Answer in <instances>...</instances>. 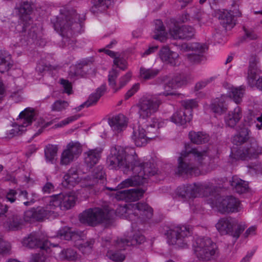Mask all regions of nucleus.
I'll list each match as a JSON object with an SVG mask.
<instances>
[{
	"mask_svg": "<svg viewBox=\"0 0 262 262\" xmlns=\"http://www.w3.org/2000/svg\"><path fill=\"white\" fill-rule=\"evenodd\" d=\"M106 162L110 169L121 168L127 174L132 170L134 174L123 181L115 189L108 188L114 190V195L116 192L121 191L122 189L143 184L148 177L157 173L156 168L150 162L144 163L137 161L133 148H124L120 146L112 147Z\"/></svg>",
	"mask_w": 262,
	"mask_h": 262,
	"instance_id": "1",
	"label": "nucleus"
},
{
	"mask_svg": "<svg viewBox=\"0 0 262 262\" xmlns=\"http://www.w3.org/2000/svg\"><path fill=\"white\" fill-rule=\"evenodd\" d=\"M54 23L55 30L63 37V42L69 48H73L75 40L73 36L79 33L82 28L79 15L74 10H61V16Z\"/></svg>",
	"mask_w": 262,
	"mask_h": 262,
	"instance_id": "2",
	"label": "nucleus"
},
{
	"mask_svg": "<svg viewBox=\"0 0 262 262\" xmlns=\"http://www.w3.org/2000/svg\"><path fill=\"white\" fill-rule=\"evenodd\" d=\"M76 197L73 193H61L50 197L48 206L45 210L42 207L32 209L25 213L24 219L26 222L40 221L48 217L52 210L60 207L61 209H69L74 206Z\"/></svg>",
	"mask_w": 262,
	"mask_h": 262,
	"instance_id": "3",
	"label": "nucleus"
},
{
	"mask_svg": "<svg viewBox=\"0 0 262 262\" xmlns=\"http://www.w3.org/2000/svg\"><path fill=\"white\" fill-rule=\"evenodd\" d=\"M145 241V237L141 232L136 231L134 229L128 233L126 237L115 239L107 252V256L113 261L122 262L125 259V254L122 250H125L127 246L141 244Z\"/></svg>",
	"mask_w": 262,
	"mask_h": 262,
	"instance_id": "4",
	"label": "nucleus"
},
{
	"mask_svg": "<svg viewBox=\"0 0 262 262\" xmlns=\"http://www.w3.org/2000/svg\"><path fill=\"white\" fill-rule=\"evenodd\" d=\"M116 214L128 219L132 222L133 228H135L136 224L142 223L151 217L152 209L145 203L129 204L120 206Z\"/></svg>",
	"mask_w": 262,
	"mask_h": 262,
	"instance_id": "5",
	"label": "nucleus"
},
{
	"mask_svg": "<svg viewBox=\"0 0 262 262\" xmlns=\"http://www.w3.org/2000/svg\"><path fill=\"white\" fill-rule=\"evenodd\" d=\"M20 17V21L17 25L13 24L10 28L11 31L16 32V38L13 40L14 46H19L24 45L22 42L21 37L19 33L27 31L28 27L31 24L32 21L30 15L32 11L31 5L28 2L17 5L16 8Z\"/></svg>",
	"mask_w": 262,
	"mask_h": 262,
	"instance_id": "6",
	"label": "nucleus"
},
{
	"mask_svg": "<svg viewBox=\"0 0 262 262\" xmlns=\"http://www.w3.org/2000/svg\"><path fill=\"white\" fill-rule=\"evenodd\" d=\"M208 150H199L197 148L191 149L190 151H183L178 158V166L176 172L178 174H187L198 176L201 173V171L198 167L188 164L186 161L192 155L198 161H201L208 157Z\"/></svg>",
	"mask_w": 262,
	"mask_h": 262,
	"instance_id": "7",
	"label": "nucleus"
},
{
	"mask_svg": "<svg viewBox=\"0 0 262 262\" xmlns=\"http://www.w3.org/2000/svg\"><path fill=\"white\" fill-rule=\"evenodd\" d=\"M114 214V210L95 208L84 211L80 214L79 220L81 223L91 226H95L100 223L108 225L111 223Z\"/></svg>",
	"mask_w": 262,
	"mask_h": 262,
	"instance_id": "8",
	"label": "nucleus"
},
{
	"mask_svg": "<svg viewBox=\"0 0 262 262\" xmlns=\"http://www.w3.org/2000/svg\"><path fill=\"white\" fill-rule=\"evenodd\" d=\"M180 194L182 196L195 198L202 196L206 199V201L211 206L213 204L212 184L211 182L194 183L184 187Z\"/></svg>",
	"mask_w": 262,
	"mask_h": 262,
	"instance_id": "9",
	"label": "nucleus"
},
{
	"mask_svg": "<svg viewBox=\"0 0 262 262\" xmlns=\"http://www.w3.org/2000/svg\"><path fill=\"white\" fill-rule=\"evenodd\" d=\"M165 124V121L161 119L154 118L151 120V123L148 126V133L145 134L143 128L139 127L137 129H135L133 132L132 139L137 146H144L148 140L155 138L156 136L150 134V132L157 134L158 128L163 127Z\"/></svg>",
	"mask_w": 262,
	"mask_h": 262,
	"instance_id": "10",
	"label": "nucleus"
},
{
	"mask_svg": "<svg viewBox=\"0 0 262 262\" xmlns=\"http://www.w3.org/2000/svg\"><path fill=\"white\" fill-rule=\"evenodd\" d=\"M89 176L84 175L76 168H71L64 175L62 185L64 187L70 188L76 185L82 187H89L94 184V181L88 180Z\"/></svg>",
	"mask_w": 262,
	"mask_h": 262,
	"instance_id": "11",
	"label": "nucleus"
},
{
	"mask_svg": "<svg viewBox=\"0 0 262 262\" xmlns=\"http://www.w3.org/2000/svg\"><path fill=\"white\" fill-rule=\"evenodd\" d=\"M57 238L66 240L71 239L75 242V246L83 253H89L93 247L94 241L90 239L84 242L82 238L81 233L73 232L70 228L65 227L61 229L57 236Z\"/></svg>",
	"mask_w": 262,
	"mask_h": 262,
	"instance_id": "12",
	"label": "nucleus"
},
{
	"mask_svg": "<svg viewBox=\"0 0 262 262\" xmlns=\"http://www.w3.org/2000/svg\"><path fill=\"white\" fill-rule=\"evenodd\" d=\"M34 116V110L31 108H27L21 112L17 122L13 124L12 128L7 131L8 137L12 138L25 132L26 128L32 122Z\"/></svg>",
	"mask_w": 262,
	"mask_h": 262,
	"instance_id": "13",
	"label": "nucleus"
},
{
	"mask_svg": "<svg viewBox=\"0 0 262 262\" xmlns=\"http://www.w3.org/2000/svg\"><path fill=\"white\" fill-rule=\"evenodd\" d=\"M214 205L222 213L238 212L242 209L240 201L233 196H216Z\"/></svg>",
	"mask_w": 262,
	"mask_h": 262,
	"instance_id": "14",
	"label": "nucleus"
},
{
	"mask_svg": "<svg viewBox=\"0 0 262 262\" xmlns=\"http://www.w3.org/2000/svg\"><path fill=\"white\" fill-rule=\"evenodd\" d=\"M195 256L202 260H209L213 255V242L209 237H200L193 244Z\"/></svg>",
	"mask_w": 262,
	"mask_h": 262,
	"instance_id": "15",
	"label": "nucleus"
},
{
	"mask_svg": "<svg viewBox=\"0 0 262 262\" xmlns=\"http://www.w3.org/2000/svg\"><path fill=\"white\" fill-rule=\"evenodd\" d=\"M161 103V100L156 96L143 97L139 104L140 117L146 118L153 115L158 111Z\"/></svg>",
	"mask_w": 262,
	"mask_h": 262,
	"instance_id": "16",
	"label": "nucleus"
},
{
	"mask_svg": "<svg viewBox=\"0 0 262 262\" xmlns=\"http://www.w3.org/2000/svg\"><path fill=\"white\" fill-rule=\"evenodd\" d=\"M207 49L206 45L199 42L185 43L181 47V50L183 52H192L191 54L187 55V58L189 61L193 62H199L203 60V54Z\"/></svg>",
	"mask_w": 262,
	"mask_h": 262,
	"instance_id": "17",
	"label": "nucleus"
},
{
	"mask_svg": "<svg viewBox=\"0 0 262 262\" xmlns=\"http://www.w3.org/2000/svg\"><path fill=\"white\" fill-rule=\"evenodd\" d=\"M82 152L81 146L77 142L69 143L63 150L60 159L61 165H68L76 160Z\"/></svg>",
	"mask_w": 262,
	"mask_h": 262,
	"instance_id": "18",
	"label": "nucleus"
},
{
	"mask_svg": "<svg viewBox=\"0 0 262 262\" xmlns=\"http://www.w3.org/2000/svg\"><path fill=\"white\" fill-rule=\"evenodd\" d=\"M190 233L189 229L183 226L169 230L166 234L169 244L178 245L180 247L184 248L187 245L184 238L188 236Z\"/></svg>",
	"mask_w": 262,
	"mask_h": 262,
	"instance_id": "19",
	"label": "nucleus"
},
{
	"mask_svg": "<svg viewBox=\"0 0 262 262\" xmlns=\"http://www.w3.org/2000/svg\"><path fill=\"white\" fill-rule=\"evenodd\" d=\"M21 243L23 245L29 248H39L42 250H47L52 246L55 245L51 244V241H49L43 235L32 233L28 237L24 238Z\"/></svg>",
	"mask_w": 262,
	"mask_h": 262,
	"instance_id": "20",
	"label": "nucleus"
},
{
	"mask_svg": "<svg viewBox=\"0 0 262 262\" xmlns=\"http://www.w3.org/2000/svg\"><path fill=\"white\" fill-rule=\"evenodd\" d=\"M261 151L262 148L258 145L256 141L253 140L238 151L237 156L242 160L248 161L257 158Z\"/></svg>",
	"mask_w": 262,
	"mask_h": 262,
	"instance_id": "21",
	"label": "nucleus"
},
{
	"mask_svg": "<svg viewBox=\"0 0 262 262\" xmlns=\"http://www.w3.org/2000/svg\"><path fill=\"white\" fill-rule=\"evenodd\" d=\"M190 80V78L188 76L185 75L177 76L165 86V91L163 94L166 96L174 95L176 93L173 91L174 90L186 85Z\"/></svg>",
	"mask_w": 262,
	"mask_h": 262,
	"instance_id": "22",
	"label": "nucleus"
},
{
	"mask_svg": "<svg viewBox=\"0 0 262 262\" xmlns=\"http://www.w3.org/2000/svg\"><path fill=\"white\" fill-rule=\"evenodd\" d=\"M144 191L141 189H130L129 190L118 191L114 193L115 198L118 200L126 201H135L141 198Z\"/></svg>",
	"mask_w": 262,
	"mask_h": 262,
	"instance_id": "23",
	"label": "nucleus"
},
{
	"mask_svg": "<svg viewBox=\"0 0 262 262\" xmlns=\"http://www.w3.org/2000/svg\"><path fill=\"white\" fill-rule=\"evenodd\" d=\"M194 34V30L190 26H183L181 27L174 25L170 29L169 35L174 39H186L192 37Z\"/></svg>",
	"mask_w": 262,
	"mask_h": 262,
	"instance_id": "24",
	"label": "nucleus"
},
{
	"mask_svg": "<svg viewBox=\"0 0 262 262\" xmlns=\"http://www.w3.org/2000/svg\"><path fill=\"white\" fill-rule=\"evenodd\" d=\"M117 77V72L112 70L110 72L108 75L109 85L115 92H116L123 88L130 80L132 74L126 73L124 76L121 77L118 84L116 82V79Z\"/></svg>",
	"mask_w": 262,
	"mask_h": 262,
	"instance_id": "25",
	"label": "nucleus"
},
{
	"mask_svg": "<svg viewBox=\"0 0 262 262\" xmlns=\"http://www.w3.org/2000/svg\"><path fill=\"white\" fill-rule=\"evenodd\" d=\"M215 16L218 18L220 24L226 30H230L235 25L234 16L227 10H217L215 12Z\"/></svg>",
	"mask_w": 262,
	"mask_h": 262,
	"instance_id": "26",
	"label": "nucleus"
},
{
	"mask_svg": "<svg viewBox=\"0 0 262 262\" xmlns=\"http://www.w3.org/2000/svg\"><path fill=\"white\" fill-rule=\"evenodd\" d=\"M192 113L190 110L185 111L181 108L177 111L170 117V121L178 126H183L190 121Z\"/></svg>",
	"mask_w": 262,
	"mask_h": 262,
	"instance_id": "27",
	"label": "nucleus"
},
{
	"mask_svg": "<svg viewBox=\"0 0 262 262\" xmlns=\"http://www.w3.org/2000/svg\"><path fill=\"white\" fill-rule=\"evenodd\" d=\"M108 123L113 132L118 134L125 129L127 120L123 115L119 114L110 119Z\"/></svg>",
	"mask_w": 262,
	"mask_h": 262,
	"instance_id": "28",
	"label": "nucleus"
},
{
	"mask_svg": "<svg viewBox=\"0 0 262 262\" xmlns=\"http://www.w3.org/2000/svg\"><path fill=\"white\" fill-rule=\"evenodd\" d=\"M159 56L163 62L171 66H175L179 63L178 54L170 51L167 47H163L160 50Z\"/></svg>",
	"mask_w": 262,
	"mask_h": 262,
	"instance_id": "29",
	"label": "nucleus"
},
{
	"mask_svg": "<svg viewBox=\"0 0 262 262\" xmlns=\"http://www.w3.org/2000/svg\"><path fill=\"white\" fill-rule=\"evenodd\" d=\"M236 225V221L229 218L221 219L216 224L215 227L217 231L222 235L230 234L233 226Z\"/></svg>",
	"mask_w": 262,
	"mask_h": 262,
	"instance_id": "30",
	"label": "nucleus"
},
{
	"mask_svg": "<svg viewBox=\"0 0 262 262\" xmlns=\"http://www.w3.org/2000/svg\"><path fill=\"white\" fill-rule=\"evenodd\" d=\"M242 117L241 108L236 106L233 110L230 111L226 115L225 121L226 125L230 127H234Z\"/></svg>",
	"mask_w": 262,
	"mask_h": 262,
	"instance_id": "31",
	"label": "nucleus"
},
{
	"mask_svg": "<svg viewBox=\"0 0 262 262\" xmlns=\"http://www.w3.org/2000/svg\"><path fill=\"white\" fill-rule=\"evenodd\" d=\"M232 189L238 193H245L248 189V183L236 176H233L229 181Z\"/></svg>",
	"mask_w": 262,
	"mask_h": 262,
	"instance_id": "32",
	"label": "nucleus"
},
{
	"mask_svg": "<svg viewBox=\"0 0 262 262\" xmlns=\"http://www.w3.org/2000/svg\"><path fill=\"white\" fill-rule=\"evenodd\" d=\"M99 52H104L105 54L112 57H114V63L118 68L124 70L127 67V62L120 54L115 53L114 52L105 48L101 49Z\"/></svg>",
	"mask_w": 262,
	"mask_h": 262,
	"instance_id": "33",
	"label": "nucleus"
},
{
	"mask_svg": "<svg viewBox=\"0 0 262 262\" xmlns=\"http://www.w3.org/2000/svg\"><path fill=\"white\" fill-rule=\"evenodd\" d=\"M155 25V30L151 34L152 37L161 41H165L168 38V34L165 31L163 23L160 20H156Z\"/></svg>",
	"mask_w": 262,
	"mask_h": 262,
	"instance_id": "34",
	"label": "nucleus"
},
{
	"mask_svg": "<svg viewBox=\"0 0 262 262\" xmlns=\"http://www.w3.org/2000/svg\"><path fill=\"white\" fill-rule=\"evenodd\" d=\"M102 150L100 149L96 148L90 149L85 152V161L86 163L90 166L97 164L101 157Z\"/></svg>",
	"mask_w": 262,
	"mask_h": 262,
	"instance_id": "35",
	"label": "nucleus"
},
{
	"mask_svg": "<svg viewBox=\"0 0 262 262\" xmlns=\"http://www.w3.org/2000/svg\"><path fill=\"white\" fill-rule=\"evenodd\" d=\"M106 88L105 86H102L100 88H98L96 92L92 94L89 98V99L86 102H85L84 104L81 105L78 107V110L80 111L82 108L84 107L85 106L86 107H89L96 103L98 100L99 99L100 97L103 94V92L105 91Z\"/></svg>",
	"mask_w": 262,
	"mask_h": 262,
	"instance_id": "36",
	"label": "nucleus"
},
{
	"mask_svg": "<svg viewBox=\"0 0 262 262\" xmlns=\"http://www.w3.org/2000/svg\"><path fill=\"white\" fill-rule=\"evenodd\" d=\"M189 137L192 142L196 144L205 143L209 140V137L207 134L200 132H190Z\"/></svg>",
	"mask_w": 262,
	"mask_h": 262,
	"instance_id": "37",
	"label": "nucleus"
},
{
	"mask_svg": "<svg viewBox=\"0 0 262 262\" xmlns=\"http://www.w3.org/2000/svg\"><path fill=\"white\" fill-rule=\"evenodd\" d=\"M227 110L226 97L222 96L215 99L214 102V113L220 115L225 113Z\"/></svg>",
	"mask_w": 262,
	"mask_h": 262,
	"instance_id": "38",
	"label": "nucleus"
},
{
	"mask_svg": "<svg viewBox=\"0 0 262 262\" xmlns=\"http://www.w3.org/2000/svg\"><path fill=\"white\" fill-rule=\"evenodd\" d=\"M58 146L55 145L50 144L45 149V154L46 161L54 163L57 160Z\"/></svg>",
	"mask_w": 262,
	"mask_h": 262,
	"instance_id": "39",
	"label": "nucleus"
},
{
	"mask_svg": "<svg viewBox=\"0 0 262 262\" xmlns=\"http://www.w3.org/2000/svg\"><path fill=\"white\" fill-rule=\"evenodd\" d=\"M245 91V88L241 86L236 88H232L229 92V96L236 103H239L242 100Z\"/></svg>",
	"mask_w": 262,
	"mask_h": 262,
	"instance_id": "40",
	"label": "nucleus"
},
{
	"mask_svg": "<svg viewBox=\"0 0 262 262\" xmlns=\"http://www.w3.org/2000/svg\"><path fill=\"white\" fill-rule=\"evenodd\" d=\"M56 258L63 260L67 259L71 260H74L79 258V255L73 249H69L67 250H61L59 253L55 254Z\"/></svg>",
	"mask_w": 262,
	"mask_h": 262,
	"instance_id": "41",
	"label": "nucleus"
},
{
	"mask_svg": "<svg viewBox=\"0 0 262 262\" xmlns=\"http://www.w3.org/2000/svg\"><path fill=\"white\" fill-rule=\"evenodd\" d=\"M10 57L5 51L0 52V72L8 70L11 67Z\"/></svg>",
	"mask_w": 262,
	"mask_h": 262,
	"instance_id": "42",
	"label": "nucleus"
},
{
	"mask_svg": "<svg viewBox=\"0 0 262 262\" xmlns=\"http://www.w3.org/2000/svg\"><path fill=\"white\" fill-rule=\"evenodd\" d=\"M249 132L247 129H242L239 133L235 135L232 139L234 144L238 145L245 142L249 138Z\"/></svg>",
	"mask_w": 262,
	"mask_h": 262,
	"instance_id": "43",
	"label": "nucleus"
},
{
	"mask_svg": "<svg viewBox=\"0 0 262 262\" xmlns=\"http://www.w3.org/2000/svg\"><path fill=\"white\" fill-rule=\"evenodd\" d=\"M112 0H93L92 11L96 12L97 11H103L111 4Z\"/></svg>",
	"mask_w": 262,
	"mask_h": 262,
	"instance_id": "44",
	"label": "nucleus"
},
{
	"mask_svg": "<svg viewBox=\"0 0 262 262\" xmlns=\"http://www.w3.org/2000/svg\"><path fill=\"white\" fill-rule=\"evenodd\" d=\"M23 226L22 221L17 217H14L9 222L4 224V227L10 230H17Z\"/></svg>",
	"mask_w": 262,
	"mask_h": 262,
	"instance_id": "45",
	"label": "nucleus"
},
{
	"mask_svg": "<svg viewBox=\"0 0 262 262\" xmlns=\"http://www.w3.org/2000/svg\"><path fill=\"white\" fill-rule=\"evenodd\" d=\"M105 173L103 170V167L101 166H99L95 168L93 171V178H88V180H91L94 181V185L99 179L100 181H103V179L104 178ZM104 183V181H102Z\"/></svg>",
	"mask_w": 262,
	"mask_h": 262,
	"instance_id": "46",
	"label": "nucleus"
},
{
	"mask_svg": "<svg viewBox=\"0 0 262 262\" xmlns=\"http://www.w3.org/2000/svg\"><path fill=\"white\" fill-rule=\"evenodd\" d=\"M159 73V71L156 69H146L141 68L140 75L141 78L145 80L150 79L155 77Z\"/></svg>",
	"mask_w": 262,
	"mask_h": 262,
	"instance_id": "47",
	"label": "nucleus"
},
{
	"mask_svg": "<svg viewBox=\"0 0 262 262\" xmlns=\"http://www.w3.org/2000/svg\"><path fill=\"white\" fill-rule=\"evenodd\" d=\"M235 227V230H233V228L232 229V231L230 232V234L233 237L237 238L240 236L241 234L244 231L246 228V225L244 223H238L236 221V225L233 226Z\"/></svg>",
	"mask_w": 262,
	"mask_h": 262,
	"instance_id": "48",
	"label": "nucleus"
},
{
	"mask_svg": "<svg viewBox=\"0 0 262 262\" xmlns=\"http://www.w3.org/2000/svg\"><path fill=\"white\" fill-rule=\"evenodd\" d=\"M182 108H183L185 111L190 110L192 112L191 110L198 106V103L195 100L190 99L183 101L182 103Z\"/></svg>",
	"mask_w": 262,
	"mask_h": 262,
	"instance_id": "49",
	"label": "nucleus"
},
{
	"mask_svg": "<svg viewBox=\"0 0 262 262\" xmlns=\"http://www.w3.org/2000/svg\"><path fill=\"white\" fill-rule=\"evenodd\" d=\"M80 117L79 115H75L70 117H68L64 120L61 121L59 123L55 125L56 127H62L69 123L77 120Z\"/></svg>",
	"mask_w": 262,
	"mask_h": 262,
	"instance_id": "50",
	"label": "nucleus"
},
{
	"mask_svg": "<svg viewBox=\"0 0 262 262\" xmlns=\"http://www.w3.org/2000/svg\"><path fill=\"white\" fill-rule=\"evenodd\" d=\"M69 105V104L66 101H57L52 106V110L55 111H61L66 108Z\"/></svg>",
	"mask_w": 262,
	"mask_h": 262,
	"instance_id": "51",
	"label": "nucleus"
},
{
	"mask_svg": "<svg viewBox=\"0 0 262 262\" xmlns=\"http://www.w3.org/2000/svg\"><path fill=\"white\" fill-rule=\"evenodd\" d=\"M46 257L43 254H32L29 259V262H45Z\"/></svg>",
	"mask_w": 262,
	"mask_h": 262,
	"instance_id": "52",
	"label": "nucleus"
},
{
	"mask_svg": "<svg viewBox=\"0 0 262 262\" xmlns=\"http://www.w3.org/2000/svg\"><path fill=\"white\" fill-rule=\"evenodd\" d=\"M11 249L10 244L3 239L2 236L0 235V253L8 252Z\"/></svg>",
	"mask_w": 262,
	"mask_h": 262,
	"instance_id": "53",
	"label": "nucleus"
},
{
	"mask_svg": "<svg viewBox=\"0 0 262 262\" xmlns=\"http://www.w3.org/2000/svg\"><path fill=\"white\" fill-rule=\"evenodd\" d=\"M139 84L136 83L126 92L124 96L126 100L128 99L132 96H133L139 89Z\"/></svg>",
	"mask_w": 262,
	"mask_h": 262,
	"instance_id": "54",
	"label": "nucleus"
},
{
	"mask_svg": "<svg viewBox=\"0 0 262 262\" xmlns=\"http://www.w3.org/2000/svg\"><path fill=\"white\" fill-rule=\"evenodd\" d=\"M17 192L14 189H9L6 194V199L7 201L13 203L16 199Z\"/></svg>",
	"mask_w": 262,
	"mask_h": 262,
	"instance_id": "55",
	"label": "nucleus"
},
{
	"mask_svg": "<svg viewBox=\"0 0 262 262\" xmlns=\"http://www.w3.org/2000/svg\"><path fill=\"white\" fill-rule=\"evenodd\" d=\"M60 84L64 89V92L68 94H70L72 92V88L71 83L66 79H61Z\"/></svg>",
	"mask_w": 262,
	"mask_h": 262,
	"instance_id": "56",
	"label": "nucleus"
},
{
	"mask_svg": "<svg viewBox=\"0 0 262 262\" xmlns=\"http://www.w3.org/2000/svg\"><path fill=\"white\" fill-rule=\"evenodd\" d=\"M259 74V70L257 68H249L248 72V78L249 80L252 81L256 78L257 75Z\"/></svg>",
	"mask_w": 262,
	"mask_h": 262,
	"instance_id": "57",
	"label": "nucleus"
},
{
	"mask_svg": "<svg viewBox=\"0 0 262 262\" xmlns=\"http://www.w3.org/2000/svg\"><path fill=\"white\" fill-rule=\"evenodd\" d=\"M37 123L38 127H40L38 129L39 133L42 132L43 128L49 126L51 124L50 122L46 121L45 120L42 118H40L37 121Z\"/></svg>",
	"mask_w": 262,
	"mask_h": 262,
	"instance_id": "58",
	"label": "nucleus"
},
{
	"mask_svg": "<svg viewBox=\"0 0 262 262\" xmlns=\"http://www.w3.org/2000/svg\"><path fill=\"white\" fill-rule=\"evenodd\" d=\"M258 62V58L256 55H251L249 59V68H257V64Z\"/></svg>",
	"mask_w": 262,
	"mask_h": 262,
	"instance_id": "59",
	"label": "nucleus"
},
{
	"mask_svg": "<svg viewBox=\"0 0 262 262\" xmlns=\"http://www.w3.org/2000/svg\"><path fill=\"white\" fill-rule=\"evenodd\" d=\"M54 187L51 183H47L42 188V191L45 193H50L54 190Z\"/></svg>",
	"mask_w": 262,
	"mask_h": 262,
	"instance_id": "60",
	"label": "nucleus"
},
{
	"mask_svg": "<svg viewBox=\"0 0 262 262\" xmlns=\"http://www.w3.org/2000/svg\"><path fill=\"white\" fill-rule=\"evenodd\" d=\"M249 168L253 169L257 172H262V164L257 163L254 164H251L248 166Z\"/></svg>",
	"mask_w": 262,
	"mask_h": 262,
	"instance_id": "61",
	"label": "nucleus"
},
{
	"mask_svg": "<svg viewBox=\"0 0 262 262\" xmlns=\"http://www.w3.org/2000/svg\"><path fill=\"white\" fill-rule=\"evenodd\" d=\"M246 36L250 39H255L257 38V35L253 31L245 29Z\"/></svg>",
	"mask_w": 262,
	"mask_h": 262,
	"instance_id": "62",
	"label": "nucleus"
},
{
	"mask_svg": "<svg viewBox=\"0 0 262 262\" xmlns=\"http://www.w3.org/2000/svg\"><path fill=\"white\" fill-rule=\"evenodd\" d=\"M158 49V46H152L150 47L147 50H146L142 54V57H145L147 55L150 54L152 53L155 52Z\"/></svg>",
	"mask_w": 262,
	"mask_h": 262,
	"instance_id": "63",
	"label": "nucleus"
},
{
	"mask_svg": "<svg viewBox=\"0 0 262 262\" xmlns=\"http://www.w3.org/2000/svg\"><path fill=\"white\" fill-rule=\"evenodd\" d=\"M79 74V70L77 69L75 66H72L70 68V71L69 73V75L73 77L74 76H77Z\"/></svg>",
	"mask_w": 262,
	"mask_h": 262,
	"instance_id": "64",
	"label": "nucleus"
}]
</instances>
